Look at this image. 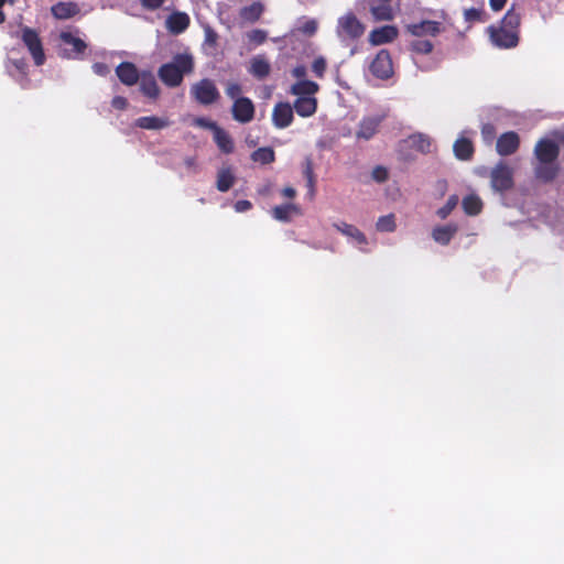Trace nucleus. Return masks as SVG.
<instances>
[{
	"label": "nucleus",
	"instance_id": "a18cd8bd",
	"mask_svg": "<svg viewBox=\"0 0 564 564\" xmlns=\"http://www.w3.org/2000/svg\"><path fill=\"white\" fill-rule=\"evenodd\" d=\"M481 134L486 142H491L496 135V128L491 123H485L481 128Z\"/></svg>",
	"mask_w": 564,
	"mask_h": 564
},
{
	"label": "nucleus",
	"instance_id": "f704fd0d",
	"mask_svg": "<svg viewBox=\"0 0 564 564\" xmlns=\"http://www.w3.org/2000/svg\"><path fill=\"white\" fill-rule=\"evenodd\" d=\"M303 175L306 178L310 195H315L316 178L311 158H306L303 164Z\"/></svg>",
	"mask_w": 564,
	"mask_h": 564
},
{
	"label": "nucleus",
	"instance_id": "4468645a",
	"mask_svg": "<svg viewBox=\"0 0 564 564\" xmlns=\"http://www.w3.org/2000/svg\"><path fill=\"white\" fill-rule=\"evenodd\" d=\"M191 19L185 12L175 11L171 13L165 21V26L170 33L178 35L187 30Z\"/></svg>",
	"mask_w": 564,
	"mask_h": 564
},
{
	"label": "nucleus",
	"instance_id": "6e6552de",
	"mask_svg": "<svg viewBox=\"0 0 564 564\" xmlns=\"http://www.w3.org/2000/svg\"><path fill=\"white\" fill-rule=\"evenodd\" d=\"M370 73L379 79H388L393 75L392 58L388 50H381L369 66Z\"/></svg>",
	"mask_w": 564,
	"mask_h": 564
},
{
	"label": "nucleus",
	"instance_id": "3c124183",
	"mask_svg": "<svg viewBox=\"0 0 564 564\" xmlns=\"http://www.w3.org/2000/svg\"><path fill=\"white\" fill-rule=\"evenodd\" d=\"M111 105L118 110H124L128 106V100L122 96H116L112 98Z\"/></svg>",
	"mask_w": 564,
	"mask_h": 564
},
{
	"label": "nucleus",
	"instance_id": "473e14b6",
	"mask_svg": "<svg viewBox=\"0 0 564 564\" xmlns=\"http://www.w3.org/2000/svg\"><path fill=\"white\" fill-rule=\"evenodd\" d=\"M411 147L422 153H430L432 147V140L424 133H414L409 137Z\"/></svg>",
	"mask_w": 564,
	"mask_h": 564
},
{
	"label": "nucleus",
	"instance_id": "f257e3e1",
	"mask_svg": "<svg viewBox=\"0 0 564 564\" xmlns=\"http://www.w3.org/2000/svg\"><path fill=\"white\" fill-rule=\"evenodd\" d=\"M560 155L558 144L550 139H540L534 147V156L538 164L534 167V176L542 183L553 182L558 173L560 166L556 163Z\"/></svg>",
	"mask_w": 564,
	"mask_h": 564
},
{
	"label": "nucleus",
	"instance_id": "cd10ccee",
	"mask_svg": "<svg viewBox=\"0 0 564 564\" xmlns=\"http://www.w3.org/2000/svg\"><path fill=\"white\" fill-rule=\"evenodd\" d=\"M52 13L55 18L65 20L78 13V8L73 2H58L52 7Z\"/></svg>",
	"mask_w": 564,
	"mask_h": 564
},
{
	"label": "nucleus",
	"instance_id": "f3484780",
	"mask_svg": "<svg viewBox=\"0 0 564 564\" xmlns=\"http://www.w3.org/2000/svg\"><path fill=\"white\" fill-rule=\"evenodd\" d=\"M383 118V116L364 118L359 123L358 131L356 132L357 138L365 140L371 139L377 133Z\"/></svg>",
	"mask_w": 564,
	"mask_h": 564
},
{
	"label": "nucleus",
	"instance_id": "5701e85b",
	"mask_svg": "<svg viewBox=\"0 0 564 564\" xmlns=\"http://www.w3.org/2000/svg\"><path fill=\"white\" fill-rule=\"evenodd\" d=\"M454 154L458 160L468 161L474 155L473 142L467 138L457 139L453 147Z\"/></svg>",
	"mask_w": 564,
	"mask_h": 564
},
{
	"label": "nucleus",
	"instance_id": "603ef678",
	"mask_svg": "<svg viewBox=\"0 0 564 564\" xmlns=\"http://www.w3.org/2000/svg\"><path fill=\"white\" fill-rule=\"evenodd\" d=\"M234 207L237 213H245L252 208V204L250 200L240 199V200L236 202Z\"/></svg>",
	"mask_w": 564,
	"mask_h": 564
},
{
	"label": "nucleus",
	"instance_id": "4be33fe9",
	"mask_svg": "<svg viewBox=\"0 0 564 564\" xmlns=\"http://www.w3.org/2000/svg\"><path fill=\"white\" fill-rule=\"evenodd\" d=\"M140 89L143 95L150 98H158L160 94V88L154 76L151 73H143L140 75Z\"/></svg>",
	"mask_w": 564,
	"mask_h": 564
},
{
	"label": "nucleus",
	"instance_id": "20e7f679",
	"mask_svg": "<svg viewBox=\"0 0 564 564\" xmlns=\"http://www.w3.org/2000/svg\"><path fill=\"white\" fill-rule=\"evenodd\" d=\"M191 95L200 105L208 106L219 100L220 94L215 83L209 78L200 79L191 88Z\"/></svg>",
	"mask_w": 564,
	"mask_h": 564
},
{
	"label": "nucleus",
	"instance_id": "c85d7f7f",
	"mask_svg": "<svg viewBox=\"0 0 564 564\" xmlns=\"http://www.w3.org/2000/svg\"><path fill=\"white\" fill-rule=\"evenodd\" d=\"M336 229L343 235L352 238L358 245H366L367 238L356 226L341 223L335 225Z\"/></svg>",
	"mask_w": 564,
	"mask_h": 564
},
{
	"label": "nucleus",
	"instance_id": "c03bdc74",
	"mask_svg": "<svg viewBox=\"0 0 564 564\" xmlns=\"http://www.w3.org/2000/svg\"><path fill=\"white\" fill-rule=\"evenodd\" d=\"M327 63L323 56L316 57L312 63V72L316 77L323 78L326 72Z\"/></svg>",
	"mask_w": 564,
	"mask_h": 564
},
{
	"label": "nucleus",
	"instance_id": "e433bc0d",
	"mask_svg": "<svg viewBox=\"0 0 564 564\" xmlns=\"http://www.w3.org/2000/svg\"><path fill=\"white\" fill-rule=\"evenodd\" d=\"M9 63L14 67L17 73H19L22 76V79L20 82L22 88H26V85L30 82L28 78L29 65H28L26 59L21 57V58L10 59Z\"/></svg>",
	"mask_w": 564,
	"mask_h": 564
},
{
	"label": "nucleus",
	"instance_id": "7c9ffc66",
	"mask_svg": "<svg viewBox=\"0 0 564 564\" xmlns=\"http://www.w3.org/2000/svg\"><path fill=\"white\" fill-rule=\"evenodd\" d=\"M235 175L229 167L221 169L217 174L216 187L219 192H228L235 184Z\"/></svg>",
	"mask_w": 564,
	"mask_h": 564
},
{
	"label": "nucleus",
	"instance_id": "ddd939ff",
	"mask_svg": "<svg viewBox=\"0 0 564 564\" xmlns=\"http://www.w3.org/2000/svg\"><path fill=\"white\" fill-rule=\"evenodd\" d=\"M520 147V137L514 131H508L502 133L496 143V150L499 155L508 156L518 151Z\"/></svg>",
	"mask_w": 564,
	"mask_h": 564
},
{
	"label": "nucleus",
	"instance_id": "680f3d73",
	"mask_svg": "<svg viewBox=\"0 0 564 564\" xmlns=\"http://www.w3.org/2000/svg\"><path fill=\"white\" fill-rule=\"evenodd\" d=\"M210 122L209 120H206V119H203V118H199L197 119V124L203 127V128H206V124Z\"/></svg>",
	"mask_w": 564,
	"mask_h": 564
},
{
	"label": "nucleus",
	"instance_id": "a211bd4d",
	"mask_svg": "<svg viewBox=\"0 0 564 564\" xmlns=\"http://www.w3.org/2000/svg\"><path fill=\"white\" fill-rule=\"evenodd\" d=\"M302 209L295 204H283L272 208V216L274 219L283 223L292 220L293 216H301Z\"/></svg>",
	"mask_w": 564,
	"mask_h": 564
},
{
	"label": "nucleus",
	"instance_id": "052dcab7",
	"mask_svg": "<svg viewBox=\"0 0 564 564\" xmlns=\"http://www.w3.org/2000/svg\"><path fill=\"white\" fill-rule=\"evenodd\" d=\"M6 0H0V24L6 21V14L2 11V7L4 6Z\"/></svg>",
	"mask_w": 564,
	"mask_h": 564
},
{
	"label": "nucleus",
	"instance_id": "bf43d9fd",
	"mask_svg": "<svg viewBox=\"0 0 564 564\" xmlns=\"http://www.w3.org/2000/svg\"><path fill=\"white\" fill-rule=\"evenodd\" d=\"M437 187H438L441 194L443 195L445 193V191H446V187H447L446 181H438L437 182Z\"/></svg>",
	"mask_w": 564,
	"mask_h": 564
},
{
	"label": "nucleus",
	"instance_id": "13d9d810",
	"mask_svg": "<svg viewBox=\"0 0 564 564\" xmlns=\"http://www.w3.org/2000/svg\"><path fill=\"white\" fill-rule=\"evenodd\" d=\"M184 164L186 165L187 169H191V170H195L197 166L196 159L194 156L185 158Z\"/></svg>",
	"mask_w": 564,
	"mask_h": 564
},
{
	"label": "nucleus",
	"instance_id": "c756f323",
	"mask_svg": "<svg viewBox=\"0 0 564 564\" xmlns=\"http://www.w3.org/2000/svg\"><path fill=\"white\" fill-rule=\"evenodd\" d=\"M462 207L466 215L476 216L482 210V202L479 196L469 194L463 198Z\"/></svg>",
	"mask_w": 564,
	"mask_h": 564
},
{
	"label": "nucleus",
	"instance_id": "2eb2a0df",
	"mask_svg": "<svg viewBox=\"0 0 564 564\" xmlns=\"http://www.w3.org/2000/svg\"><path fill=\"white\" fill-rule=\"evenodd\" d=\"M399 31L394 25H383L372 30L369 34V41L373 45H381L394 41Z\"/></svg>",
	"mask_w": 564,
	"mask_h": 564
},
{
	"label": "nucleus",
	"instance_id": "49530a36",
	"mask_svg": "<svg viewBox=\"0 0 564 564\" xmlns=\"http://www.w3.org/2000/svg\"><path fill=\"white\" fill-rule=\"evenodd\" d=\"M388 171L383 166H376L372 170V178L379 183H382L388 180Z\"/></svg>",
	"mask_w": 564,
	"mask_h": 564
},
{
	"label": "nucleus",
	"instance_id": "864d4df0",
	"mask_svg": "<svg viewBox=\"0 0 564 564\" xmlns=\"http://www.w3.org/2000/svg\"><path fill=\"white\" fill-rule=\"evenodd\" d=\"M217 39H218V35L213 29L208 28L205 30V42L207 44H209L210 46L216 45Z\"/></svg>",
	"mask_w": 564,
	"mask_h": 564
},
{
	"label": "nucleus",
	"instance_id": "f8f14e48",
	"mask_svg": "<svg viewBox=\"0 0 564 564\" xmlns=\"http://www.w3.org/2000/svg\"><path fill=\"white\" fill-rule=\"evenodd\" d=\"M206 129H209L213 131L214 134V141L218 149L225 153L230 154L235 150V143L230 134L219 127L216 122H208L206 124Z\"/></svg>",
	"mask_w": 564,
	"mask_h": 564
},
{
	"label": "nucleus",
	"instance_id": "a19ab883",
	"mask_svg": "<svg viewBox=\"0 0 564 564\" xmlns=\"http://www.w3.org/2000/svg\"><path fill=\"white\" fill-rule=\"evenodd\" d=\"M457 204H458V196L457 195H451L448 197L446 204L443 207L437 209L436 215L441 219L447 218L451 215V213L455 209Z\"/></svg>",
	"mask_w": 564,
	"mask_h": 564
},
{
	"label": "nucleus",
	"instance_id": "f03ea898",
	"mask_svg": "<svg viewBox=\"0 0 564 564\" xmlns=\"http://www.w3.org/2000/svg\"><path fill=\"white\" fill-rule=\"evenodd\" d=\"M194 69L193 56L188 53L176 54L171 63L163 64L158 75L162 83L167 87H177L183 83L185 74Z\"/></svg>",
	"mask_w": 564,
	"mask_h": 564
},
{
	"label": "nucleus",
	"instance_id": "b1692460",
	"mask_svg": "<svg viewBox=\"0 0 564 564\" xmlns=\"http://www.w3.org/2000/svg\"><path fill=\"white\" fill-rule=\"evenodd\" d=\"M264 11V7L261 2H253L250 6L242 7L239 12V17L247 22H257Z\"/></svg>",
	"mask_w": 564,
	"mask_h": 564
},
{
	"label": "nucleus",
	"instance_id": "bb28decb",
	"mask_svg": "<svg viewBox=\"0 0 564 564\" xmlns=\"http://www.w3.org/2000/svg\"><path fill=\"white\" fill-rule=\"evenodd\" d=\"M370 12L376 21H391L394 18L391 4L384 1L379 4H372L370 7Z\"/></svg>",
	"mask_w": 564,
	"mask_h": 564
},
{
	"label": "nucleus",
	"instance_id": "0eeeda50",
	"mask_svg": "<svg viewBox=\"0 0 564 564\" xmlns=\"http://www.w3.org/2000/svg\"><path fill=\"white\" fill-rule=\"evenodd\" d=\"M365 25L352 13L345 14L338 20V36L357 40L365 33Z\"/></svg>",
	"mask_w": 564,
	"mask_h": 564
},
{
	"label": "nucleus",
	"instance_id": "4c0bfd02",
	"mask_svg": "<svg viewBox=\"0 0 564 564\" xmlns=\"http://www.w3.org/2000/svg\"><path fill=\"white\" fill-rule=\"evenodd\" d=\"M252 159L256 162H260L262 164L272 163L275 159L274 151L271 148H259L252 153Z\"/></svg>",
	"mask_w": 564,
	"mask_h": 564
},
{
	"label": "nucleus",
	"instance_id": "393cba45",
	"mask_svg": "<svg viewBox=\"0 0 564 564\" xmlns=\"http://www.w3.org/2000/svg\"><path fill=\"white\" fill-rule=\"evenodd\" d=\"M318 85L312 80H300L292 85L291 94L299 97H313L318 90Z\"/></svg>",
	"mask_w": 564,
	"mask_h": 564
},
{
	"label": "nucleus",
	"instance_id": "6ab92c4d",
	"mask_svg": "<svg viewBox=\"0 0 564 564\" xmlns=\"http://www.w3.org/2000/svg\"><path fill=\"white\" fill-rule=\"evenodd\" d=\"M458 227L455 224H447L444 226H436L432 230V238L435 242L446 246L451 242L452 238L457 232Z\"/></svg>",
	"mask_w": 564,
	"mask_h": 564
},
{
	"label": "nucleus",
	"instance_id": "aec40b11",
	"mask_svg": "<svg viewBox=\"0 0 564 564\" xmlns=\"http://www.w3.org/2000/svg\"><path fill=\"white\" fill-rule=\"evenodd\" d=\"M293 109L301 117H311L316 112L317 100L315 97H299L294 101Z\"/></svg>",
	"mask_w": 564,
	"mask_h": 564
},
{
	"label": "nucleus",
	"instance_id": "58836bf2",
	"mask_svg": "<svg viewBox=\"0 0 564 564\" xmlns=\"http://www.w3.org/2000/svg\"><path fill=\"white\" fill-rule=\"evenodd\" d=\"M433 47V43L429 40H415L410 44L411 51L416 54H430Z\"/></svg>",
	"mask_w": 564,
	"mask_h": 564
},
{
	"label": "nucleus",
	"instance_id": "423d86ee",
	"mask_svg": "<svg viewBox=\"0 0 564 564\" xmlns=\"http://www.w3.org/2000/svg\"><path fill=\"white\" fill-rule=\"evenodd\" d=\"M491 186L496 192L503 193L513 187V171L507 164L498 163L490 173Z\"/></svg>",
	"mask_w": 564,
	"mask_h": 564
},
{
	"label": "nucleus",
	"instance_id": "39448f33",
	"mask_svg": "<svg viewBox=\"0 0 564 564\" xmlns=\"http://www.w3.org/2000/svg\"><path fill=\"white\" fill-rule=\"evenodd\" d=\"M487 34L492 45L498 48H513L519 43V35L514 31L507 30L500 25H489Z\"/></svg>",
	"mask_w": 564,
	"mask_h": 564
},
{
	"label": "nucleus",
	"instance_id": "ea45409f",
	"mask_svg": "<svg viewBox=\"0 0 564 564\" xmlns=\"http://www.w3.org/2000/svg\"><path fill=\"white\" fill-rule=\"evenodd\" d=\"M377 229L383 232H392L395 230L394 215L381 216L377 221Z\"/></svg>",
	"mask_w": 564,
	"mask_h": 564
},
{
	"label": "nucleus",
	"instance_id": "6e6d98bb",
	"mask_svg": "<svg viewBox=\"0 0 564 564\" xmlns=\"http://www.w3.org/2000/svg\"><path fill=\"white\" fill-rule=\"evenodd\" d=\"M292 73H293V76H295L297 78H302L306 75V68H305V66L300 65V66L294 67Z\"/></svg>",
	"mask_w": 564,
	"mask_h": 564
},
{
	"label": "nucleus",
	"instance_id": "9d476101",
	"mask_svg": "<svg viewBox=\"0 0 564 564\" xmlns=\"http://www.w3.org/2000/svg\"><path fill=\"white\" fill-rule=\"evenodd\" d=\"M294 119V109L289 102L280 101L275 104L272 110V123L278 129H285L292 124Z\"/></svg>",
	"mask_w": 564,
	"mask_h": 564
},
{
	"label": "nucleus",
	"instance_id": "79ce46f5",
	"mask_svg": "<svg viewBox=\"0 0 564 564\" xmlns=\"http://www.w3.org/2000/svg\"><path fill=\"white\" fill-rule=\"evenodd\" d=\"M225 93L226 95L232 99L234 101L236 99H240V98H243L241 96L242 94V87L239 83L237 82H227L226 83V87H225Z\"/></svg>",
	"mask_w": 564,
	"mask_h": 564
},
{
	"label": "nucleus",
	"instance_id": "5fc2aeb1",
	"mask_svg": "<svg viewBox=\"0 0 564 564\" xmlns=\"http://www.w3.org/2000/svg\"><path fill=\"white\" fill-rule=\"evenodd\" d=\"M506 2L507 0H489L490 8L496 12L500 11L505 7Z\"/></svg>",
	"mask_w": 564,
	"mask_h": 564
},
{
	"label": "nucleus",
	"instance_id": "9b49d317",
	"mask_svg": "<svg viewBox=\"0 0 564 564\" xmlns=\"http://www.w3.org/2000/svg\"><path fill=\"white\" fill-rule=\"evenodd\" d=\"M406 31L416 37H422L424 35L436 36L443 31V26L438 21L423 20L417 23L408 24Z\"/></svg>",
	"mask_w": 564,
	"mask_h": 564
},
{
	"label": "nucleus",
	"instance_id": "a878e982",
	"mask_svg": "<svg viewBox=\"0 0 564 564\" xmlns=\"http://www.w3.org/2000/svg\"><path fill=\"white\" fill-rule=\"evenodd\" d=\"M271 70L269 62L261 56H256L251 59L249 72L258 79L265 78Z\"/></svg>",
	"mask_w": 564,
	"mask_h": 564
},
{
	"label": "nucleus",
	"instance_id": "2f4dec72",
	"mask_svg": "<svg viewBox=\"0 0 564 564\" xmlns=\"http://www.w3.org/2000/svg\"><path fill=\"white\" fill-rule=\"evenodd\" d=\"M521 24V15L516 12L513 8L509 9L503 18L501 19L500 26L514 31L516 34L519 35V29Z\"/></svg>",
	"mask_w": 564,
	"mask_h": 564
},
{
	"label": "nucleus",
	"instance_id": "1a4fd4ad",
	"mask_svg": "<svg viewBox=\"0 0 564 564\" xmlns=\"http://www.w3.org/2000/svg\"><path fill=\"white\" fill-rule=\"evenodd\" d=\"M256 108L248 97L236 99L231 107L232 118L240 123H248L254 118Z\"/></svg>",
	"mask_w": 564,
	"mask_h": 564
},
{
	"label": "nucleus",
	"instance_id": "4d7b16f0",
	"mask_svg": "<svg viewBox=\"0 0 564 564\" xmlns=\"http://www.w3.org/2000/svg\"><path fill=\"white\" fill-rule=\"evenodd\" d=\"M282 195L286 198H294L296 196V191L291 186H286L282 189Z\"/></svg>",
	"mask_w": 564,
	"mask_h": 564
},
{
	"label": "nucleus",
	"instance_id": "dca6fc26",
	"mask_svg": "<svg viewBox=\"0 0 564 564\" xmlns=\"http://www.w3.org/2000/svg\"><path fill=\"white\" fill-rule=\"evenodd\" d=\"M116 75L126 86H133L139 82L140 74L137 66L131 62H122L116 67Z\"/></svg>",
	"mask_w": 564,
	"mask_h": 564
},
{
	"label": "nucleus",
	"instance_id": "7ed1b4c3",
	"mask_svg": "<svg viewBox=\"0 0 564 564\" xmlns=\"http://www.w3.org/2000/svg\"><path fill=\"white\" fill-rule=\"evenodd\" d=\"M20 39L24 46L30 52L34 64L41 66L45 63V53L43 48L42 40L36 30L30 26H22Z\"/></svg>",
	"mask_w": 564,
	"mask_h": 564
},
{
	"label": "nucleus",
	"instance_id": "72a5a7b5",
	"mask_svg": "<svg viewBox=\"0 0 564 564\" xmlns=\"http://www.w3.org/2000/svg\"><path fill=\"white\" fill-rule=\"evenodd\" d=\"M464 20L469 24L482 23L488 20V14L484 8H468L464 10Z\"/></svg>",
	"mask_w": 564,
	"mask_h": 564
},
{
	"label": "nucleus",
	"instance_id": "412c9836",
	"mask_svg": "<svg viewBox=\"0 0 564 564\" xmlns=\"http://www.w3.org/2000/svg\"><path fill=\"white\" fill-rule=\"evenodd\" d=\"M171 124L167 118H161L156 116L140 117L135 120V127L145 130H160Z\"/></svg>",
	"mask_w": 564,
	"mask_h": 564
},
{
	"label": "nucleus",
	"instance_id": "09e8293b",
	"mask_svg": "<svg viewBox=\"0 0 564 564\" xmlns=\"http://www.w3.org/2000/svg\"><path fill=\"white\" fill-rule=\"evenodd\" d=\"M165 0H140L141 6L150 11H154L164 4Z\"/></svg>",
	"mask_w": 564,
	"mask_h": 564
},
{
	"label": "nucleus",
	"instance_id": "c9c22d12",
	"mask_svg": "<svg viewBox=\"0 0 564 564\" xmlns=\"http://www.w3.org/2000/svg\"><path fill=\"white\" fill-rule=\"evenodd\" d=\"M61 40L67 45H72L73 51L77 54H83L87 48V44L79 37L74 36L69 32H62Z\"/></svg>",
	"mask_w": 564,
	"mask_h": 564
},
{
	"label": "nucleus",
	"instance_id": "8fccbe9b",
	"mask_svg": "<svg viewBox=\"0 0 564 564\" xmlns=\"http://www.w3.org/2000/svg\"><path fill=\"white\" fill-rule=\"evenodd\" d=\"M93 70L98 76H107L110 73V68L106 63H94Z\"/></svg>",
	"mask_w": 564,
	"mask_h": 564
},
{
	"label": "nucleus",
	"instance_id": "de8ad7c7",
	"mask_svg": "<svg viewBox=\"0 0 564 564\" xmlns=\"http://www.w3.org/2000/svg\"><path fill=\"white\" fill-rule=\"evenodd\" d=\"M300 31L306 35H313L317 31V22L308 20L301 25Z\"/></svg>",
	"mask_w": 564,
	"mask_h": 564
},
{
	"label": "nucleus",
	"instance_id": "37998d69",
	"mask_svg": "<svg viewBox=\"0 0 564 564\" xmlns=\"http://www.w3.org/2000/svg\"><path fill=\"white\" fill-rule=\"evenodd\" d=\"M247 37L249 42L256 45H261L267 41L268 33L264 30L254 29L248 32Z\"/></svg>",
	"mask_w": 564,
	"mask_h": 564
}]
</instances>
